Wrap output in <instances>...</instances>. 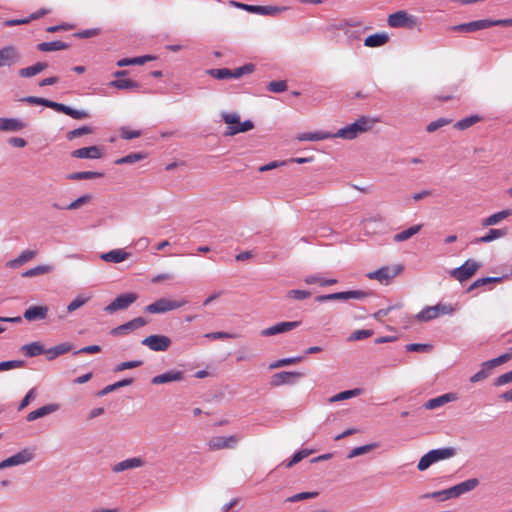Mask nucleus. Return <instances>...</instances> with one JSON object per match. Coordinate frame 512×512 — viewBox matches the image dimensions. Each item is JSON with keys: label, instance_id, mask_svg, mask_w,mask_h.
I'll return each instance as SVG.
<instances>
[{"label": "nucleus", "instance_id": "57", "mask_svg": "<svg viewBox=\"0 0 512 512\" xmlns=\"http://www.w3.org/2000/svg\"><path fill=\"white\" fill-rule=\"evenodd\" d=\"M287 298L294 300H304L311 296V293L306 290H290L287 292Z\"/></svg>", "mask_w": 512, "mask_h": 512}, {"label": "nucleus", "instance_id": "18", "mask_svg": "<svg viewBox=\"0 0 512 512\" xmlns=\"http://www.w3.org/2000/svg\"><path fill=\"white\" fill-rule=\"evenodd\" d=\"M20 59V53L15 46H6L0 49V67L11 66Z\"/></svg>", "mask_w": 512, "mask_h": 512}, {"label": "nucleus", "instance_id": "15", "mask_svg": "<svg viewBox=\"0 0 512 512\" xmlns=\"http://www.w3.org/2000/svg\"><path fill=\"white\" fill-rule=\"evenodd\" d=\"M32 459H33V453L31 451H29L28 449H24V450L20 451L19 453L0 462V470L7 468V467H11V466L25 464V463L31 461Z\"/></svg>", "mask_w": 512, "mask_h": 512}, {"label": "nucleus", "instance_id": "43", "mask_svg": "<svg viewBox=\"0 0 512 512\" xmlns=\"http://www.w3.org/2000/svg\"><path fill=\"white\" fill-rule=\"evenodd\" d=\"M366 293L363 291H345L333 293L334 300L363 299Z\"/></svg>", "mask_w": 512, "mask_h": 512}, {"label": "nucleus", "instance_id": "51", "mask_svg": "<svg viewBox=\"0 0 512 512\" xmlns=\"http://www.w3.org/2000/svg\"><path fill=\"white\" fill-rule=\"evenodd\" d=\"M303 357L283 358L269 365V369H276L302 361Z\"/></svg>", "mask_w": 512, "mask_h": 512}, {"label": "nucleus", "instance_id": "5", "mask_svg": "<svg viewBox=\"0 0 512 512\" xmlns=\"http://www.w3.org/2000/svg\"><path fill=\"white\" fill-rule=\"evenodd\" d=\"M255 66L251 63L245 64L242 67L235 68L233 70L228 68L210 69L207 73L218 80L235 78L238 79L243 75L250 74L254 71Z\"/></svg>", "mask_w": 512, "mask_h": 512}, {"label": "nucleus", "instance_id": "59", "mask_svg": "<svg viewBox=\"0 0 512 512\" xmlns=\"http://www.w3.org/2000/svg\"><path fill=\"white\" fill-rule=\"evenodd\" d=\"M423 498H435L438 499L439 501H445L451 499L450 490L448 488L437 492L427 493L423 496Z\"/></svg>", "mask_w": 512, "mask_h": 512}, {"label": "nucleus", "instance_id": "26", "mask_svg": "<svg viewBox=\"0 0 512 512\" xmlns=\"http://www.w3.org/2000/svg\"><path fill=\"white\" fill-rule=\"evenodd\" d=\"M58 409H59V405L55 404V403L45 405L43 407H40V408H38V409L28 413L27 416H26V420L28 422L34 421V420H36L38 418L44 417L46 415H49V414L57 411Z\"/></svg>", "mask_w": 512, "mask_h": 512}, {"label": "nucleus", "instance_id": "16", "mask_svg": "<svg viewBox=\"0 0 512 512\" xmlns=\"http://www.w3.org/2000/svg\"><path fill=\"white\" fill-rule=\"evenodd\" d=\"M147 324V321L142 317H137L132 319L131 321L122 324L116 328H113L110 333L113 336H120V335H126L133 330H136L138 328H141Z\"/></svg>", "mask_w": 512, "mask_h": 512}, {"label": "nucleus", "instance_id": "9", "mask_svg": "<svg viewBox=\"0 0 512 512\" xmlns=\"http://www.w3.org/2000/svg\"><path fill=\"white\" fill-rule=\"evenodd\" d=\"M499 20L481 19L468 23L458 24L450 27L451 31L459 33H473L493 26H500Z\"/></svg>", "mask_w": 512, "mask_h": 512}, {"label": "nucleus", "instance_id": "56", "mask_svg": "<svg viewBox=\"0 0 512 512\" xmlns=\"http://www.w3.org/2000/svg\"><path fill=\"white\" fill-rule=\"evenodd\" d=\"M141 135H142V133L140 130H131L127 126H123L120 128V136H121V138H123L125 140H131L134 138H138Z\"/></svg>", "mask_w": 512, "mask_h": 512}, {"label": "nucleus", "instance_id": "32", "mask_svg": "<svg viewBox=\"0 0 512 512\" xmlns=\"http://www.w3.org/2000/svg\"><path fill=\"white\" fill-rule=\"evenodd\" d=\"M25 127V123L14 118H0V131H19Z\"/></svg>", "mask_w": 512, "mask_h": 512}, {"label": "nucleus", "instance_id": "52", "mask_svg": "<svg viewBox=\"0 0 512 512\" xmlns=\"http://www.w3.org/2000/svg\"><path fill=\"white\" fill-rule=\"evenodd\" d=\"M22 101H25L29 104H37V105H43L45 107H49L52 109V105H55L56 102L50 101L45 98L41 97H35V96H27L22 99Z\"/></svg>", "mask_w": 512, "mask_h": 512}, {"label": "nucleus", "instance_id": "61", "mask_svg": "<svg viewBox=\"0 0 512 512\" xmlns=\"http://www.w3.org/2000/svg\"><path fill=\"white\" fill-rule=\"evenodd\" d=\"M141 365H142V361H140V360L122 362V363H120V364H118L116 366L114 371L115 372H120V371H124L126 369L136 368V367H139Z\"/></svg>", "mask_w": 512, "mask_h": 512}, {"label": "nucleus", "instance_id": "62", "mask_svg": "<svg viewBox=\"0 0 512 512\" xmlns=\"http://www.w3.org/2000/svg\"><path fill=\"white\" fill-rule=\"evenodd\" d=\"M359 393H360L359 389L343 391V392H340L339 394L335 395L331 399V401H340V400L349 399L351 397L359 395Z\"/></svg>", "mask_w": 512, "mask_h": 512}, {"label": "nucleus", "instance_id": "64", "mask_svg": "<svg viewBox=\"0 0 512 512\" xmlns=\"http://www.w3.org/2000/svg\"><path fill=\"white\" fill-rule=\"evenodd\" d=\"M512 382V370L500 375L495 379L494 385L495 386H502L508 383Z\"/></svg>", "mask_w": 512, "mask_h": 512}, {"label": "nucleus", "instance_id": "2", "mask_svg": "<svg viewBox=\"0 0 512 512\" xmlns=\"http://www.w3.org/2000/svg\"><path fill=\"white\" fill-rule=\"evenodd\" d=\"M455 454H456V451L452 447H445V448L430 450L428 453H426L425 455H423L420 458L417 468L420 471H424V470L428 469L432 464H434L438 461L450 459V458L454 457Z\"/></svg>", "mask_w": 512, "mask_h": 512}, {"label": "nucleus", "instance_id": "35", "mask_svg": "<svg viewBox=\"0 0 512 512\" xmlns=\"http://www.w3.org/2000/svg\"><path fill=\"white\" fill-rule=\"evenodd\" d=\"M37 252L33 250H25L23 251L17 258L10 260L7 263V266L10 268H18L24 263L30 261L36 256Z\"/></svg>", "mask_w": 512, "mask_h": 512}, {"label": "nucleus", "instance_id": "41", "mask_svg": "<svg viewBox=\"0 0 512 512\" xmlns=\"http://www.w3.org/2000/svg\"><path fill=\"white\" fill-rule=\"evenodd\" d=\"M153 60L152 56H140V57H134V58H123L117 61L118 67H124L129 65H143L148 61Z\"/></svg>", "mask_w": 512, "mask_h": 512}, {"label": "nucleus", "instance_id": "46", "mask_svg": "<svg viewBox=\"0 0 512 512\" xmlns=\"http://www.w3.org/2000/svg\"><path fill=\"white\" fill-rule=\"evenodd\" d=\"M145 157H146V155L144 153L134 152V153H130L124 157H121V158L115 160V164H117V165L133 164V163L143 160Z\"/></svg>", "mask_w": 512, "mask_h": 512}, {"label": "nucleus", "instance_id": "27", "mask_svg": "<svg viewBox=\"0 0 512 512\" xmlns=\"http://www.w3.org/2000/svg\"><path fill=\"white\" fill-rule=\"evenodd\" d=\"M47 313V306H31L25 311L24 318L28 321L41 320L46 318Z\"/></svg>", "mask_w": 512, "mask_h": 512}, {"label": "nucleus", "instance_id": "24", "mask_svg": "<svg viewBox=\"0 0 512 512\" xmlns=\"http://www.w3.org/2000/svg\"><path fill=\"white\" fill-rule=\"evenodd\" d=\"M143 465H144V461L141 458L134 457V458L125 459L123 461L116 463L112 467V471L115 473H119V472H122L125 470L139 468V467H142Z\"/></svg>", "mask_w": 512, "mask_h": 512}, {"label": "nucleus", "instance_id": "42", "mask_svg": "<svg viewBox=\"0 0 512 512\" xmlns=\"http://www.w3.org/2000/svg\"><path fill=\"white\" fill-rule=\"evenodd\" d=\"M110 86L120 90L138 89L140 84L131 79H116L110 82Z\"/></svg>", "mask_w": 512, "mask_h": 512}, {"label": "nucleus", "instance_id": "36", "mask_svg": "<svg viewBox=\"0 0 512 512\" xmlns=\"http://www.w3.org/2000/svg\"><path fill=\"white\" fill-rule=\"evenodd\" d=\"M452 400H455V396L452 393H447V394H443L441 396H438L436 398H432V399L428 400L424 404V407L426 409H435V408H438Z\"/></svg>", "mask_w": 512, "mask_h": 512}, {"label": "nucleus", "instance_id": "10", "mask_svg": "<svg viewBox=\"0 0 512 512\" xmlns=\"http://www.w3.org/2000/svg\"><path fill=\"white\" fill-rule=\"evenodd\" d=\"M454 312V308L448 304H437L435 306H428L421 310L416 319L421 322H427L438 318L440 315H448Z\"/></svg>", "mask_w": 512, "mask_h": 512}, {"label": "nucleus", "instance_id": "54", "mask_svg": "<svg viewBox=\"0 0 512 512\" xmlns=\"http://www.w3.org/2000/svg\"><path fill=\"white\" fill-rule=\"evenodd\" d=\"M25 362L23 360H10L0 362V372L17 369L24 367Z\"/></svg>", "mask_w": 512, "mask_h": 512}, {"label": "nucleus", "instance_id": "4", "mask_svg": "<svg viewBox=\"0 0 512 512\" xmlns=\"http://www.w3.org/2000/svg\"><path fill=\"white\" fill-rule=\"evenodd\" d=\"M229 5L242 9L244 11H247L249 13L262 15V16H277L284 12L287 8L286 7H279V6H261V5H250V4H244L236 1H229Z\"/></svg>", "mask_w": 512, "mask_h": 512}, {"label": "nucleus", "instance_id": "29", "mask_svg": "<svg viewBox=\"0 0 512 512\" xmlns=\"http://www.w3.org/2000/svg\"><path fill=\"white\" fill-rule=\"evenodd\" d=\"M511 215H512L511 209H505V210L499 211V212L494 213V214L488 216L487 218L483 219L482 226H484V227L494 226V225L498 224L499 222H501L502 220L510 217Z\"/></svg>", "mask_w": 512, "mask_h": 512}, {"label": "nucleus", "instance_id": "33", "mask_svg": "<svg viewBox=\"0 0 512 512\" xmlns=\"http://www.w3.org/2000/svg\"><path fill=\"white\" fill-rule=\"evenodd\" d=\"M389 41V37L387 35V33H376V34H372V35H369L365 40H364V45L366 47H380V46H383L385 45L387 42Z\"/></svg>", "mask_w": 512, "mask_h": 512}, {"label": "nucleus", "instance_id": "40", "mask_svg": "<svg viewBox=\"0 0 512 512\" xmlns=\"http://www.w3.org/2000/svg\"><path fill=\"white\" fill-rule=\"evenodd\" d=\"M21 351L27 357H35L42 353H45L43 346L39 342H32L21 347Z\"/></svg>", "mask_w": 512, "mask_h": 512}, {"label": "nucleus", "instance_id": "55", "mask_svg": "<svg viewBox=\"0 0 512 512\" xmlns=\"http://www.w3.org/2000/svg\"><path fill=\"white\" fill-rule=\"evenodd\" d=\"M372 335H373L372 330H368V329L355 330L354 332L351 333L348 340L349 341H359V340L369 338Z\"/></svg>", "mask_w": 512, "mask_h": 512}, {"label": "nucleus", "instance_id": "47", "mask_svg": "<svg viewBox=\"0 0 512 512\" xmlns=\"http://www.w3.org/2000/svg\"><path fill=\"white\" fill-rule=\"evenodd\" d=\"M377 447H378V444L372 443V444H368V445H364V446L353 448L350 451V453L347 455V458L348 459H352V458H354L356 456L368 453V452H370L371 450H373V449H375Z\"/></svg>", "mask_w": 512, "mask_h": 512}, {"label": "nucleus", "instance_id": "34", "mask_svg": "<svg viewBox=\"0 0 512 512\" xmlns=\"http://www.w3.org/2000/svg\"><path fill=\"white\" fill-rule=\"evenodd\" d=\"M422 227H423L422 224L413 225V226L395 234L393 236V240L395 242H404V241L410 239L411 237H413L414 235H416L417 233H419L421 231Z\"/></svg>", "mask_w": 512, "mask_h": 512}, {"label": "nucleus", "instance_id": "37", "mask_svg": "<svg viewBox=\"0 0 512 512\" xmlns=\"http://www.w3.org/2000/svg\"><path fill=\"white\" fill-rule=\"evenodd\" d=\"M67 48H69V44L60 40L52 42H42L37 45V49L42 52L59 51L65 50Z\"/></svg>", "mask_w": 512, "mask_h": 512}, {"label": "nucleus", "instance_id": "49", "mask_svg": "<svg viewBox=\"0 0 512 512\" xmlns=\"http://www.w3.org/2000/svg\"><path fill=\"white\" fill-rule=\"evenodd\" d=\"M502 281V278L501 277H485V278H480V279H477L476 281H474L470 287L468 288V291H472L478 287H481V286H484V285H487V284H490V283H499Z\"/></svg>", "mask_w": 512, "mask_h": 512}, {"label": "nucleus", "instance_id": "30", "mask_svg": "<svg viewBox=\"0 0 512 512\" xmlns=\"http://www.w3.org/2000/svg\"><path fill=\"white\" fill-rule=\"evenodd\" d=\"M48 67V64L46 62H37L36 64L32 66H28L25 68H21L18 71L19 76L23 78H30L33 77L42 71H44Z\"/></svg>", "mask_w": 512, "mask_h": 512}, {"label": "nucleus", "instance_id": "13", "mask_svg": "<svg viewBox=\"0 0 512 512\" xmlns=\"http://www.w3.org/2000/svg\"><path fill=\"white\" fill-rule=\"evenodd\" d=\"M142 345L148 347L152 351H166L171 345V339L165 335H150L142 340Z\"/></svg>", "mask_w": 512, "mask_h": 512}, {"label": "nucleus", "instance_id": "20", "mask_svg": "<svg viewBox=\"0 0 512 512\" xmlns=\"http://www.w3.org/2000/svg\"><path fill=\"white\" fill-rule=\"evenodd\" d=\"M303 376L300 372L284 371L274 374L271 377L270 384L273 387H279L286 384H292L294 379L301 378Z\"/></svg>", "mask_w": 512, "mask_h": 512}, {"label": "nucleus", "instance_id": "6", "mask_svg": "<svg viewBox=\"0 0 512 512\" xmlns=\"http://www.w3.org/2000/svg\"><path fill=\"white\" fill-rule=\"evenodd\" d=\"M510 359H512V354L505 353L500 355L499 357L483 362L481 365V370L470 377V382L477 383L486 379L490 375V371L493 368L508 362Z\"/></svg>", "mask_w": 512, "mask_h": 512}, {"label": "nucleus", "instance_id": "63", "mask_svg": "<svg viewBox=\"0 0 512 512\" xmlns=\"http://www.w3.org/2000/svg\"><path fill=\"white\" fill-rule=\"evenodd\" d=\"M268 90L274 93L284 92L287 89L285 81H272L268 84Z\"/></svg>", "mask_w": 512, "mask_h": 512}, {"label": "nucleus", "instance_id": "12", "mask_svg": "<svg viewBox=\"0 0 512 512\" xmlns=\"http://www.w3.org/2000/svg\"><path fill=\"white\" fill-rule=\"evenodd\" d=\"M239 440L240 437L238 435L214 436L208 440L207 446L211 451L233 449Z\"/></svg>", "mask_w": 512, "mask_h": 512}, {"label": "nucleus", "instance_id": "21", "mask_svg": "<svg viewBox=\"0 0 512 512\" xmlns=\"http://www.w3.org/2000/svg\"><path fill=\"white\" fill-rule=\"evenodd\" d=\"M71 155L78 159H100L103 157V149L98 146L83 147L74 150Z\"/></svg>", "mask_w": 512, "mask_h": 512}, {"label": "nucleus", "instance_id": "60", "mask_svg": "<svg viewBox=\"0 0 512 512\" xmlns=\"http://www.w3.org/2000/svg\"><path fill=\"white\" fill-rule=\"evenodd\" d=\"M318 492H301L297 493L287 499L288 502H298L306 499L316 498L318 496Z\"/></svg>", "mask_w": 512, "mask_h": 512}, {"label": "nucleus", "instance_id": "50", "mask_svg": "<svg viewBox=\"0 0 512 512\" xmlns=\"http://www.w3.org/2000/svg\"><path fill=\"white\" fill-rule=\"evenodd\" d=\"M450 123H452V120L451 119H448V118H439L437 120H434L432 122H430L427 126H426V131L429 132V133H432V132H435L437 131L438 129L444 127V126H447L449 125Z\"/></svg>", "mask_w": 512, "mask_h": 512}, {"label": "nucleus", "instance_id": "17", "mask_svg": "<svg viewBox=\"0 0 512 512\" xmlns=\"http://www.w3.org/2000/svg\"><path fill=\"white\" fill-rule=\"evenodd\" d=\"M299 324L300 323L298 321L279 322L271 327L263 329L261 331V335L264 337H270L276 334L285 333L295 329Z\"/></svg>", "mask_w": 512, "mask_h": 512}, {"label": "nucleus", "instance_id": "1", "mask_svg": "<svg viewBox=\"0 0 512 512\" xmlns=\"http://www.w3.org/2000/svg\"><path fill=\"white\" fill-rule=\"evenodd\" d=\"M375 123L376 120L374 119H370L365 116L360 117L352 124L339 129L335 134H333V138L354 139L359 134L369 131Z\"/></svg>", "mask_w": 512, "mask_h": 512}, {"label": "nucleus", "instance_id": "58", "mask_svg": "<svg viewBox=\"0 0 512 512\" xmlns=\"http://www.w3.org/2000/svg\"><path fill=\"white\" fill-rule=\"evenodd\" d=\"M50 270H51L50 266L40 265L35 268L27 270L26 272H24L23 276L33 277V276L48 273V272H50Z\"/></svg>", "mask_w": 512, "mask_h": 512}, {"label": "nucleus", "instance_id": "14", "mask_svg": "<svg viewBox=\"0 0 512 512\" xmlns=\"http://www.w3.org/2000/svg\"><path fill=\"white\" fill-rule=\"evenodd\" d=\"M137 298V294L133 292L122 294L118 296L115 300H113L109 305H107L104 308V310L108 313H114L118 310H124L128 308L131 304H133L137 300Z\"/></svg>", "mask_w": 512, "mask_h": 512}, {"label": "nucleus", "instance_id": "45", "mask_svg": "<svg viewBox=\"0 0 512 512\" xmlns=\"http://www.w3.org/2000/svg\"><path fill=\"white\" fill-rule=\"evenodd\" d=\"M506 234V229H490L486 235L478 239V242L489 243L495 239L504 237Z\"/></svg>", "mask_w": 512, "mask_h": 512}, {"label": "nucleus", "instance_id": "38", "mask_svg": "<svg viewBox=\"0 0 512 512\" xmlns=\"http://www.w3.org/2000/svg\"><path fill=\"white\" fill-rule=\"evenodd\" d=\"M483 120V118L479 115H470L466 118H463L459 121H457L455 124H454V128L457 129V130H466L470 127H472L473 125L481 122Z\"/></svg>", "mask_w": 512, "mask_h": 512}, {"label": "nucleus", "instance_id": "19", "mask_svg": "<svg viewBox=\"0 0 512 512\" xmlns=\"http://www.w3.org/2000/svg\"><path fill=\"white\" fill-rule=\"evenodd\" d=\"M400 271H401V268H399V267H395V268L382 267L376 271L368 273L367 276L369 279L377 280L380 283H384V282L387 283L389 280H391L396 275H398L400 273Z\"/></svg>", "mask_w": 512, "mask_h": 512}, {"label": "nucleus", "instance_id": "23", "mask_svg": "<svg viewBox=\"0 0 512 512\" xmlns=\"http://www.w3.org/2000/svg\"><path fill=\"white\" fill-rule=\"evenodd\" d=\"M183 377L184 374L182 371H167L163 374L153 377L151 383L154 385H160L174 381H181Z\"/></svg>", "mask_w": 512, "mask_h": 512}, {"label": "nucleus", "instance_id": "39", "mask_svg": "<svg viewBox=\"0 0 512 512\" xmlns=\"http://www.w3.org/2000/svg\"><path fill=\"white\" fill-rule=\"evenodd\" d=\"M329 138H333V134H331L329 132H323V131H318V132H313V133H302L297 137V139L299 141H319V140H325V139H329Z\"/></svg>", "mask_w": 512, "mask_h": 512}, {"label": "nucleus", "instance_id": "3", "mask_svg": "<svg viewBox=\"0 0 512 512\" xmlns=\"http://www.w3.org/2000/svg\"><path fill=\"white\" fill-rule=\"evenodd\" d=\"M222 119L227 124V129L224 132L225 136H234L254 128V124L251 120L241 122L240 116L237 113L224 112L222 113Z\"/></svg>", "mask_w": 512, "mask_h": 512}, {"label": "nucleus", "instance_id": "8", "mask_svg": "<svg viewBox=\"0 0 512 512\" xmlns=\"http://www.w3.org/2000/svg\"><path fill=\"white\" fill-rule=\"evenodd\" d=\"M187 303L188 301L186 299L175 301L167 298H160L146 306L145 311L152 314H161L172 310H176L182 306H185Z\"/></svg>", "mask_w": 512, "mask_h": 512}, {"label": "nucleus", "instance_id": "25", "mask_svg": "<svg viewBox=\"0 0 512 512\" xmlns=\"http://www.w3.org/2000/svg\"><path fill=\"white\" fill-rule=\"evenodd\" d=\"M52 109L57 111V112H61V113H64L74 119H86L89 117V114L88 112L84 111V110H76V109H73L69 106H66L64 104H61V103H55V105H52Z\"/></svg>", "mask_w": 512, "mask_h": 512}, {"label": "nucleus", "instance_id": "7", "mask_svg": "<svg viewBox=\"0 0 512 512\" xmlns=\"http://www.w3.org/2000/svg\"><path fill=\"white\" fill-rule=\"evenodd\" d=\"M387 22L388 25L392 28L404 27L413 29L419 24L418 18L416 16L411 15L404 10L390 14L388 16Z\"/></svg>", "mask_w": 512, "mask_h": 512}, {"label": "nucleus", "instance_id": "53", "mask_svg": "<svg viewBox=\"0 0 512 512\" xmlns=\"http://www.w3.org/2000/svg\"><path fill=\"white\" fill-rule=\"evenodd\" d=\"M93 132V129L89 126H82L80 128L74 129L72 131H69L66 135L68 140H73L75 138H78L82 135L91 134Z\"/></svg>", "mask_w": 512, "mask_h": 512}, {"label": "nucleus", "instance_id": "48", "mask_svg": "<svg viewBox=\"0 0 512 512\" xmlns=\"http://www.w3.org/2000/svg\"><path fill=\"white\" fill-rule=\"evenodd\" d=\"M102 176V173L100 172H94V171H83V172H76L68 176L69 179L72 180H83V179H94L99 178Z\"/></svg>", "mask_w": 512, "mask_h": 512}, {"label": "nucleus", "instance_id": "22", "mask_svg": "<svg viewBox=\"0 0 512 512\" xmlns=\"http://www.w3.org/2000/svg\"><path fill=\"white\" fill-rule=\"evenodd\" d=\"M479 485V480L476 478H471L466 481H463L453 487H450V496L451 498H457L467 492L474 490Z\"/></svg>", "mask_w": 512, "mask_h": 512}, {"label": "nucleus", "instance_id": "44", "mask_svg": "<svg viewBox=\"0 0 512 512\" xmlns=\"http://www.w3.org/2000/svg\"><path fill=\"white\" fill-rule=\"evenodd\" d=\"M92 298L91 294H80L67 306V312L72 313L86 304Z\"/></svg>", "mask_w": 512, "mask_h": 512}, {"label": "nucleus", "instance_id": "28", "mask_svg": "<svg viewBox=\"0 0 512 512\" xmlns=\"http://www.w3.org/2000/svg\"><path fill=\"white\" fill-rule=\"evenodd\" d=\"M130 254L122 249H114L109 252L103 253L101 259L106 262L120 263L129 258Z\"/></svg>", "mask_w": 512, "mask_h": 512}, {"label": "nucleus", "instance_id": "31", "mask_svg": "<svg viewBox=\"0 0 512 512\" xmlns=\"http://www.w3.org/2000/svg\"><path fill=\"white\" fill-rule=\"evenodd\" d=\"M73 348L71 343L64 342L45 350V354L48 360H53L56 357L71 351Z\"/></svg>", "mask_w": 512, "mask_h": 512}, {"label": "nucleus", "instance_id": "11", "mask_svg": "<svg viewBox=\"0 0 512 512\" xmlns=\"http://www.w3.org/2000/svg\"><path fill=\"white\" fill-rule=\"evenodd\" d=\"M480 266V263L469 259L465 261L462 266L451 270L450 275L459 282H464L470 279L478 271Z\"/></svg>", "mask_w": 512, "mask_h": 512}]
</instances>
